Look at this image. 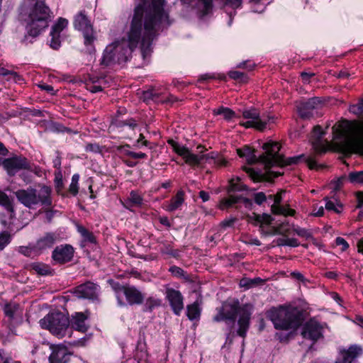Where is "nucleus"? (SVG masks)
<instances>
[{
  "label": "nucleus",
  "mask_w": 363,
  "mask_h": 363,
  "mask_svg": "<svg viewBox=\"0 0 363 363\" xmlns=\"http://www.w3.org/2000/svg\"><path fill=\"white\" fill-rule=\"evenodd\" d=\"M164 3V0H152V4L146 9L141 6H137L125 36L121 41H115L106 46L101 64L110 66L126 62L139 43L143 60L149 58L157 30L160 24L167 19L163 9Z\"/></svg>",
  "instance_id": "f257e3e1"
},
{
  "label": "nucleus",
  "mask_w": 363,
  "mask_h": 363,
  "mask_svg": "<svg viewBox=\"0 0 363 363\" xmlns=\"http://www.w3.org/2000/svg\"><path fill=\"white\" fill-rule=\"evenodd\" d=\"M333 129L336 133L334 143L340 152L363 155V124L351 129L347 123H344L338 128L333 127Z\"/></svg>",
  "instance_id": "f03ea898"
},
{
  "label": "nucleus",
  "mask_w": 363,
  "mask_h": 363,
  "mask_svg": "<svg viewBox=\"0 0 363 363\" xmlns=\"http://www.w3.org/2000/svg\"><path fill=\"white\" fill-rule=\"evenodd\" d=\"M25 15L27 16L25 21L28 33L33 37L38 35L53 18L52 13L45 0H30Z\"/></svg>",
  "instance_id": "7ed1b4c3"
},
{
  "label": "nucleus",
  "mask_w": 363,
  "mask_h": 363,
  "mask_svg": "<svg viewBox=\"0 0 363 363\" xmlns=\"http://www.w3.org/2000/svg\"><path fill=\"white\" fill-rule=\"evenodd\" d=\"M217 311L218 313L213 317L214 321L229 320L234 322L236 316H238L237 334L242 337L246 336L250 328L252 315V308L250 306H240L238 301L224 303Z\"/></svg>",
  "instance_id": "20e7f679"
},
{
  "label": "nucleus",
  "mask_w": 363,
  "mask_h": 363,
  "mask_svg": "<svg viewBox=\"0 0 363 363\" xmlns=\"http://www.w3.org/2000/svg\"><path fill=\"white\" fill-rule=\"evenodd\" d=\"M267 315L277 329H295L301 323L300 310L291 305L272 308L267 311Z\"/></svg>",
  "instance_id": "39448f33"
},
{
  "label": "nucleus",
  "mask_w": 363,
  "mask_h": 363,
  "mask_svg": "<svg viewBox=\"0 0 363 363\" xmlns=\"http://www.w3.org/2000/svg\"><path fill=\"white\" fill-rule=\"evenodd\" d=\"M14 194L18 201L28 208H35L38 205L45 207L52 206V189L46 185L40 186L39 190L30 186L26 189H19Z\"/></svg>",
  "instance_id": "423d86ee"
},
{
  "label": "nucleus",
  "mask_w": 363,
  "mask_h": 363,
  "mask_svg": "<svg viewBox=\"0 0 363 363\" xmlns=\"http://www.w3.org/2000/svg\"><path fill=\"white\" fill-rule=\"evenodd\" d=\"M262 147L265 150V155L262 157V160L267 167L275 165L283 167L295 164H298L303 157V155H301L285 159L282 155L279 153L281 147L276 142L266 143Z\"/></svg>",
  "instance_id": "0eeeda50"
},
{
  "label": "nucleus",
  "mask_w": 363,
  "mask_h": 363,
  "mask_svg": "<svg viewBox=\"0 0 363 363\" xmlns=\"http://www.w3.org/2000/svg\"><path fill=\"white\" fill-rule=\"evenodd\" d=\"M57 241V235L55 233H46L39 237L35 242L27 246H21L18 252L30 258L38 257L51 249Z\"/></svg>",
  "instance_id": "6e6552de"
},
{
  "label": "nucleus",
  "mask_w": 363,
  "mask_h": 363,
  "mask_svg": "<svg viewBox=\"0 0 363 363\" xmlns=\"http://www.w3.org/2000/svg\"><path fill=\"white\" fill-rule=\"evenodd\" d=\"M40 325L43 328L48 330L57 337H63L66 335L69 325L67 316L61 312L48 314L40 320Z\"/></svg>",
  "instance_id": "1a4fd4ad"
},
{
  "label": "nucleus",
  "mask_w": 363,
  "mask_h": 363,
  "mask_svg": "<svg viewBox=\"0 0 363 363\" xmlns=\"http://www.w3.org/2000/svg\"><path fill=\"white\" fill-rule=\"evenodd\" d=\"M247 189V186L240 182V177H238L236 178L231 179L230 181L229 187L228 189L229 197L227 199H223L220 201L219 208L221 210H224L231 207L233 204L237 203L240 201L244 203L245 206L252 205V201L249 199L244 198L242 196H237L231 194V193L234 191H242Z\"/></svg>",
  "instance_id": "9d476101"
},
{
  "label": "nucleus",
  "mask_w": 363,
  "mask_h": 363,
  "mask_svg": "<svg viewBox=\"0 0 363 363\" xmlns=\"http://www.w3.org/2000/svg\"><path fill=\"white\" fill-rule=\"evenodd\" d=\"M242 116L248 121L240 122V124L246 128H254L259 130H263L267 123H274V116H267V118H260L259 113L255 108L247 109L242 111Z\"/></svg>",
  "instance_id": "9b49d317"
},
{
  "label": "nucleus",
  "mask_w": 363,
  "mask_h": 363,
  "mask_svg": "<svg viewBox=\"0 0 363 363\" xmlns=\"http://www.w3.org/2000/svg\"><path fill=\"white\" fill-rule=\"evenodd\" d=\"M116 298L121 306L124 305L121 296L124 295L130 305H140L143 302L144 296L136 287L133 286H121L119 284L113 286Z\"/></svg>",
  "instance_id": "f8f14e48"
},
{
  "label": "nucleus",
  "mask_w": 363,
  "mask_h": 363,
  "mask_svg": "<svg viewBox=\"0 0 363 363\" xmlns=\"http://www.w3.org/2000/svg\"><path fill=\"white\" fill-rule=\"evenodd\" d=\"M168 143L172 146L173 150L185 160V162L190 165H199L203 159H213V156L208 155H197L191 152V151L185 146L174 141L169 140Z\"/></svg>",
  "instance_id": "ddd939ff"
},
{
  "label": "nucleus",
  "mask_w": 363,
  "mask_h": 363,
  "mask_svg": "<svg viewBox=\"0 0 363 363\" xmlns=\"http://www.w3.org/2000/svg\"><path fill=\"white\" fill-rule=\"evenodd\" d=\"M321 106L322 103L320 100L317 97H314L297 105V111L301 118L310 119L318 115V110Z\"/></svg>",
  "instance_id": "4468645a"
},
{
  "label": "nucleus",
  "mask_w": 363,
  "mask_h": 363,
  "mask_svg": "<svg viewBox=\"0 0 363 363\" xmlns=\"http://www.w3.org/2000/svg\"><path fill=\"white\" fill-rule=\"evenodd\" d=\"M4 168L9 175H14L17 172L22 169H30V163L28 160L22 156H13L5 159L2 162Z\"/></svg>",
  "instance_id": "2eb2a0df"
},
{
  "label": "nucleus",
  "mask_w": 363,
  "mask_h": 363,
  "mask_svg": "<svg viewBox=\"0 0 363 363\" xmlns=\"http://www.w3.org/2000/svg\"><path fill=\"white\" fill-rule=\"evenodd\" d=\"M74 27L83 33L85 44H91L94 40L92 26L84 13L81 12L76 16Z\"/></svg>",
  "instance_id": "dca6fc26"
},
{
  "label": "nucleus",
  "mask_w": 363,
  "mask_h": 363,
  "mask_svg": "<svg viewBox=\"0 0 363 363\" xmlns=\"http://www.w3.org/2000/svg\"><path fill=\"white\" fill-rule=\"evenodd\" d=\"M165 296L173 313L179 315L184 309V297L182 293L174 289L167 288Z\"/></svg>",
  "instance_id": "f3484780"
},
{
  "label": "nucleus",
  "mask_w": 363,
  "mask_h": 363,
  "mask_svg": "<svg viewBox=\"0 0 363 363\" xmlns=\"http://www.w3.org/2000/svg\"><path fill=\"white\" fill-rule=\"evenodd\" d=\"M99 287L92 282H86L76 287L74 296L78 298L96 300L98 298Z\"/></svg>",
  "instance_id": "a211bd4d"
},
{
  "label": "nucleus",
  "mask_w": 363,
  "mask_h": 363,
  "mask_svg": "<svg viewBox=\"0 0 363 363\" xmlns=\"http://www.w3.org/2000/svg\"><path fill=\"white\" fill-rule=\"evenodd\" d=\"M321 330L320 324L315 320H311L303 326L301 335L303 338L315 342L321 337Z\"/></svg>",
  "instance_id": "6ab92c4d"
},
{
  "label": "nucleus",
  "mask_w": 363,
  "mask_h": 363,
  "mask_svg": "<svg viewBox=\"0 0 363 363\" xmlns=\"http://www.w3.org/2000/svg\"><path fill=\"white\" fill-rule=\"evenodd\" d=\"M68 21L67 19L60 18L57 23L52 26L50 36V45L52 48L57 50L60 47V33L67 28Z\"/></svg>",
  "instance_id": "aec40b11"
},
{
  "label": "nucleus",
  "mask_w": 363,
  "mask_h": 363,
  "mask_svg": "<svg viewBox=\"0 0 363 363\" xmlns=\"http://www.w3.org/2000/svg\"><path fill=\"white\" fill-rule=\"evenodd\" d=\"M74 255V249L71 245H60L52 251V257L57 263L62 264L70 261Z\"/></svg>",
  "instance_id": "412c9836"
},
{
  "label": "nucleus",
  "mask_w": 363,
  "mask_h": 363,
  "mask_svg": "<svg viewBox=\"0 0 363 363\" xmlns=\"http://www.w3.org/2000/svg\"><path fill=\"white\" fill-rule=\"evenodd\" d=\"M361 353L362 348L357 345H352L347 350H340L335 363H352Z\"/></svg>",
  "instance_id": "4be33fe9"
},
{
  "label": "nucleus",
  "mask_w": 363,
  "mask_h": 363,
  "mask_svg": "<svg viewBox=\"0 0 363 363\" xmlns=\"http://www.w3.org/2000/svg\"><path fill=\"white\" fill-rule=\"evenodd\" d=\"M52 353L49 357L50 363H67L70 354L67 349L62 345L52 346Z\"/></svg>",
  "instance_id": "5701e85b"
},
{
  "label": "nucleus",
  "mask_w": 363,
  "mask_h": 363,
  "mask_svg": "<svg viewBox=\"0 0 363 363\" xmlns=\"http://www.w3.org/2000/svg\"><path fill=\"white\" fill-rule=\"evenodd\" d=\"M324 132L322 130L321 127L316 125L313 128L312 144L315 152L321 153L325 152L327 150V142L322 140V137Z\"/></svg>",
  "instance_id": "b1692460"
},
{
  "label": "nucleus",
  "mask_w": 363,
  "mask_h": 363,
  "mask_svg": "<svg viewBox=\"0 0 363 363\" xmlns=\"http://www.w3.org/2000/svg\"><path fill=\"white\" fill-rule=\"evenodd\" d=\"M284 193V191H281L274 196L270 195L269 196V199L274 201V204L272 205L271 207L272 211L276 214H282L284 216H294L295 213L294 210L280 206L279 205L281 201L282 194Z\"/></svg>",
  "instance_id": "393cba45"
},
{
  "label": "nucleus",
  "mask_w": 363,
  "mask_h": 363,
  "mask_svg": "<svg viewBox=\"0 0 363 363\" xmlns=\"http://www.w3.org/2000/svg\"><path fill=\"white\" fill-rule=\"evenodd\" d=\"M160 93L153 89L145 91L143 94V99L146 101H148L149 100H153L157 102L167 103L170 104H172L174 102L177 101V99L172 95H169L166 98H160Z\"/></svg>",
  "instance_id": "a878e982"
},
{
  "label": "nucleus",
  "mask_w": 363,
  "mask_h": 363,
  "mask_svg": "<svg viewBox=\"0 0 363 363\" xmlns=\"http://www.w3.org/2000/svg\"><path fill=\"white\" fill-rule=\"evenodd\" d=\"M202 300L198 298L193 303L186 306V315L191 320H199L201 313Z\"/></svg>",
  "instance_id": "bb28decb"
},
{
  "label": "nucleus",
  "mask_w": 363,
  "mask_h": 363,
  "mask_svg": "<svg viewBox=\"0 0 363 363\" xmlns=\"http://www.w3.org/2000/svg\"><path fill=\"white\" fill-rule=\"evenodd\" d=\"M87 319V315H86L84 313H75L72 316V319L70 321V324L72 328H73L76 330L85 332L87 330V325L86 323V320Z\"/></svg>",
  "instance_id": "cd10ccee"
},
{
  "label": "nucleus",
  "mask_w": 363,
  "mask_h": 363,
  "mask_svg": "<svg viewBox=\"0 0 363 363\" xmlns=\"http://www.w3.org/2000/svg\"><path fill=\"white\" fill-rule=\"evenodd\" d=\"M184 202V192L182 190L177 191V194L166 203L165 209L173 212L179 209Z\"/></svg>",
  "instance_id": "c85d7f7f"
},
{
  "label": "nucleus",
  "mask_w": 363,
  "mask_h": 363,
  "mask_svg": "<svg viewBox=\"0 0 363 363\" xmlns=\"http://www.w3.org/2000/svg\"><path fill=\"white\" fill-rule=\"evenodd\" d=\"M248 221L255 225H259L261 228H263L264 225H269L271 224L272 218L268 214L264 213L262 215H259L252 213V215L249 216Z\"/></svg>",
  "instance_id": "c756f323"
},
{
  "label": "nucleus",
  "mask_w": 363,
  "mask_h": 363,
  "mask_svg": "<svg viewBox=\"0 0 363 363\" xmlns=\"http://www.w3.org/2000/svg\"><path fill=\"white\" fill-rule=\"evenodd\" d=\"M238 154L240 157H245L248 163H254L258 161L257 157L254 151L250 147H245L242 149L237 150Z\"/></svg>",
  "instance_id": "7c9ffc66"
},
{
  "label": "nucleus",
  "mask_w": 363,
  "mask_h": 363,
  "mask_svg": "<svg viewBox=\"0 0 363 363\" xmlns=\"http://www.w3.org/2000/svg\"><path fill=\"white\" fill-rule=\"evenodd\" d=\"M130 147L129 145H125L121 146H118L116 147L117 151L122 154L123 155L130 157L133 159H143L147 157V155L143 152H135L130 151L128 148Z\"/></svg>",
  "instance_id": "2f4dec72"
},
{
  "label": "nucleus",
  "mask_w": 363,
  "mask_h": 363,
  "mask_svg": "<svg viewBox=\"0 0 363 363\" xmlns=\"http://www.w3.org/2000/svg\"><path fill=\"white\" fill-rule=\"evenodd\" d=\"M213 113L216 116H222L223 118L228 121L236 117L235 113L229 108L220 106L213 110Z\"/></svg>",
  "instance_id": "473e14b6"
},
{
  "label": "nucleus",
  "mask_w": 363,
  "mask_h": 363,
  "mask_svg": "<svg viewBox=\"0 0 363 363\" xmlns=\"http://www.w3.org/2000/svg\"><path fill=\"white\" fill-rule=\"evenodd\" d=\"M161 304H162L161 299L154 297V296L148 297L145 300V302L144 304V311L151 312L155 308L160 307L161 306Z\"/></svg>",
  "instance_id": "72a5a7b5"
},
{
  "label": "nucleus",
  "mask_w": 363,
  "mask_h": 363,
  "mask_svg": "<svg viewBox=\"0 0 363 363\" xmlns=\"http://www.w3.org/2000/svg\"><path fill=\"white\" fill-rule=\"evenodd\" d=\"M347 179L348 182L354 185H363V171L350 172Z\"/></svg>",
  "instance_id": "f704fd0d"
},
{
  "label": "nucleus",
  "mask_w": 363,
  "mask_h": 363,
  "mask_svg": "<svg viewBox=\"0 0 363 363\" xmlns=\"http://www.w3.org/2000/svg\"><path fill=\"white\" fill-rule=\"evenodd\" d=\"M77 232L81 235L83 238V241L88 242L91 243L95 242V238L92 233L89 232L84 227L77 225Z\"/></svg>",
  "instance_id": "c9c22d12"
},
{
  "label": "nucleus",
  "mask_w": 363,
  "mask_h": 363,
  "mask_svg": "<svg viewBox=\"0 0 363 363\" xmlns=\"http://www.w3.org/2000/svg\"><path fill=\"white\" fill-rule=\"evenodd\" d=\"M0 205L2 206L7 211L13 212L12 201L3 191H0Z\"/></svg>",
  "instance_id": "e433bc0d"
},
{
  "label": "nucleus",
  "mask_w": 363,
  "mask_h": 363,
  "mask_svg": "<svg viewBox=\"0 0 363 363\" xmlns=\"http://www.w3.org/2000/svg\"><path fill=\"white\" fill-rule=\"evenodd\" d=\"M112 126L118 128H128L130 130H134L137 126V123L133 119H129L127 121H117L112 123Z\"/></svg>",
  "instance_id": "4c0bfd02"
},
{
  "label": "nucleus",
  "mask_w": 363,
  "mask_h": 363,
  "mask_svg": "<svg viewBox=\"0 0 363 363\" xmlns=\"http://www.w3.org/2000/svg\"><path fill=\"white\" fill-rule=\"evenodd\" d=\"M294 225H291L288 221H283L281 223L274 227V233L277 234H286L293 229Z\"/></svg>",
  "instance_id": "58836bf2"
},
{
  "label": "nucleus",
  "mask_w": 363,
  "mask_h": 363,
  "mask_svg": "<svg viewBox=\"0 0 363 363\" xmlns=\"http://www.w3.org/2000/svg\"><path fill=\"white\" fill-rule=\"evenodd\" d=\"M199 9L202 13V15H206L212 9L213 4L212 0H198Z\"/></svg>",
  "instance_id": "ea45409f"
},
{
  "label": "nucleus",
  "mask_w": 363,
  "mask_h": 363,
  "mask_svg": "<svg viewBox=\"0 0 363 363\" xmlns=\"http://www.w3.org/2000/svg\"><path fill=\"white\" fill-rule=\"evenodd\" d=\"M33 269L40 275H48L51 273V269L50 267L42 263L34 264L33 265Z\"/></svg>",
  "instance_id": "a19ab883"
},
{
  "label": "nucleus",
  "mask_w": 363,
  "mask_h": 363,
  "mask_svg": "<svg viewBox=\"0 0 363 363\" xmlns=\"http://www.w3.org/2000/svg\"><path fill=\"white\" fill-rule=\"evenodd\" d=\"M325 208L328 211H333L335 213H340L342 209V206L339 203H335V201L328 199L327 197L325 198Z\"/></svg>",
  "instance_id": "79ce46f5"
},
{
  "label": "nucleus",
  "mask_w": 363,
  "mask_h": 363,
  "mask_svg": "<svg viewBox=\"0 0 363 363\" xmlns=\"http://www.w3.org/2000/svg\"><path fill=\"white\" fill-rule=\"evenodd\" d=\"M346 182H348L347 176L343 175L337 179L332 181L330 183V188L333 189V191H337Z\"/></svg>",
  "instance_id": "37998d69"
},
{
  "label": "nucleus",
  "mask_w": 363,
  "mask_h": 363,
  "mask_svg": "<svg viewBox=\"0 0 363 363\" xmlns=\"http://www.w3.org/2000/svg\"><path fill=\"white\" fill-rule=\"evenodd\" d=\"M260 281H262V279L259 278H256V279L244 278L240 280V285L241 287H245L247 289H249V288L256 285L257 283H259Z\"/></svg>",
  "instance_id": "c03bdc74"
},
{
  "label": "nucleus",
  "mask_w": 363,
  "mask_h": 363,
  "mask_svg": "<svg viewBox=\"0 0 363 363\" xmlns=\"http://www.w3.org/2000/svg\"><path fill=\"white\" fill-rule=\"evenodd\" d=\"M79 179V176L77 174H75L72 177V182L69 185V191L73 195H76L78 193L79 187H78V182Z\"/></svg>",
  "instance_id": "a18cd8bd"
},
{
  "label": "nucleus",
  "mask_w": 363,
  "mask_h": 363,
  "mask_svg": "<svg viewBox=\"0 0 363 363\" xmlns=\"http://www.w3.org/2000/svg\"><path fill=\"white\" fill-rule=\"evenodd\" d=\"M293 230L300 237L305 238L306 239L312 237L311 233L306 228H302L298 226L294 225Z\"/></svg>",
  "instance_id": "49530a36"
},
{
  "label": "nucleus",
  "mask_w": 363,
  "mask_h": 363,
  "mask_svg": "<svg viewBox=\"0 0 363 363\" xmlns=\"http://www.w3.org/2000/svg\"><path fill=\"white\" fill-rule=\"evenodd\" d=\"M11 235L8 232L0 233V250H3L10 242Z\"/></svg>",
  "instance_id": "de8ad7c7"
},
{
  "label": "nucleus",
  "mask_w": 363,
  "mask_h": 363,
  "mask_svg": "<svg viewBox=\"0 0 363 363\" xmlns=\"http://www.w3.org/2000/svg\"><path fill=\"white\" fill-rule=\"evenodd\" d=\"M18 306L16 304H7L4 307V313L9 318H13L15 312L18 310Z\"/></svg>",
  "instance_id": "09e8293b"
},
{
  "label": "nucleus",
  "mask_w": 363,
  "mask_h": 363,
  "mask_svg": "<svg viewBox=\"0 0 363 363\" xmlns=\"http://www.w3.org/2000/svg\"><path fill=\"white\" fill-rule=\"evenodd\" d=\"M130 201L135 206H140L143 203V199L140 194L135 191H131L129 196Z\"/></svg>",
  "instance_id": "8fccbe9b"
},
{
  "label": "nucleus",
  "mask_w": 363,
  "mask_h": 363,
  "mask_svg": "<svg viewBox=\"0 0 363 363\" xmlns=\"http://www.w3.org/2000/svg\"><path fill=\"white\" fill-rule=\"evenodd\" d=\"M0 363H19L14 361L9 355L3 350H0Z\"/></svg>",
  "instance_id": "3c124183"
},
{
  "label": "nucleus",
  "mask_w": 363,
  "mask_h": 363,
  "mask_svg": "<svg viewBox=\"0 0 363 363\" xmlns=\"http://www.w3.org/2000/svg\"><path fill=\"white\" fill-rule=\"evenodd\" d=\"M6 80L12 81L16 83L20 82L22 79L21 77L18 75L16 72L11 71L9 75L6 77Z\"/></svg>",
  "instance_id": "603ef678"
},
{
  "label": "nucleus",
  "mask_w": 363,
  "mask_h": 363,
  "mask_svg": "<svg viewBox=\"0 0 363 363\" xmlns=\"http://www.w3.org/2000/svg\"><path fill=\"white\" fill-rule=\"evenodd\" d=\"M229 76L233 79L244 80L245 75L243 72L239 71H230L229 72Z\"/></svg>",
  "instance_id": "864d4df0"
},
{
  "label": "nucleus",
  "mask_w": 363,
  "mask_h": 363,
  "mask_svg": "<svg viewBox=\"0 0 363 363\" xmlns=\"http://www.w3.org/2000/svg\"><path fill=\"white\" fill-rule=\"evenodd\" d=\"M335 244L337 246L342 247V251H345L349 247V244L347 243V242L341 237H337L335 239Z\"/></svg>",
  "instance_id": "5fc2aeb1"
},
{
  "label": "nucleus",
  "mask_w": 363,
  "mask_h": 363,
  "mask_svg": "<svg viewBox=\"0 0 363 363\" xmlns=\"http://www.w3.org/2000/svg\"><path fill=\"white\" fill-rule=\"evenodd\" d=\"M254 199L257 204L261 205L264 201H266L267 196L263 192H258L255 194Z\"/></svg>",
  "instance_id": "6e6d98bb"
},
{
  "label": "nucleus",
  "mask_w": 363,
  "mask_h": 363,
  "mask_svg": "<svg viewBox=\"0 0 363 363\" xmlns=\"http://www.w3.org/2000/svg\"><path fill=\"white\" fill-rule=\"evenodd\" d=\"M169 272L176 277H180L184 276V270L177 266H172L169 268Z\"/></svg>",
  "instance_id": "4d7b16f0"
},
{
  "label": "nucleus",
  "mask_w": 363,
  "mask_h": 363,
  "mask_svg": "<svg viewBox=\"0 0 363 363\" xmlns=\"http://www.w3.org/2000/svg\"><path fill=\"white\" fill-rule=\"evenodd\" d=\"M349 111L351 113H352L355 115H357V116H359L363 113L362 108H360V106L359 104L350 105V108H349Z\"/></svg>",
  "instance_id": "13d9d810"
},
{
  "label": "nucleus",
  "mask_w": 363,
  "mask_h": 363,
  "mask_svg": "<svg viewBox=\"0 0 363 363\" xmlns=\"http://www.w3.org/2000/svg\"><path fill=\"white\" fill-rule=\"evenodd\" d=\"M85 150L87 152H100L99 146L96 143L87 144L85 147Z\"/></svg>",
  "instance_id": "bf43d9fd"
},
{
  "label": "nucleus",
  "mask_w": 363,
  "mask_h": 363,
  "mask_svg": "<svg viewBox=\"0 0 363 363\" xmlns=\"http://www.w3.org/2000/svg\"><path fill=\"white\" fill-rule=\"evenodd\" d=\"M245 170L246 171L247 173L249 174L250 177L254 181H258L259 179V174L255 172L253 169L245 167Z\"/></svg>",
  "instance_id": "052dcab7"
},
{
  "label": "nucleus",
  "mask_w": 363,
  "mask_h": 363,
  "mask_svg": "<svg viewBox=\"0 0 363 363\" xmlns=\"http://www.w3.org/2000/svg\"><path fill=\"white\" fill-rule=\"evenodd\" d=\"M227 5H230L233 8H238L242 4V0H223Z\"/></svg>",
  "instance_id": "680f3d73"
},
{
  "label": "nucleus",
  "mask_w": 363,
  "mask_h": 363,
  "mask_svg": "<svg viewBox=\"0 0 363 363\" xmlns=\"http://www.w3.org/2000/svg\"><path fill=\"white\" fill-rule=\"evenodd\" d=\"M291 276L294 279H296L297 280H299L303 283H306L307 281L306 279L303 277V275L298 272H292Z\"/></svg>",
  "instance_id": "e2e57ef3"
},
{
  "label": "nucleus",
  "mask_w": 363,
  "mask_h": 363,
  "mask_svg": "<svg viewBox=\"0 0 363 363\" xmlns=\"http://www.w3.org/2000/svg\"><path fill=\"white\" fill-rule=\"evenodd\" d=\"M306 162L310 169H318L319 167V166L316 164V162L311 157H308Z\"/></svg>",
  "instance_id": "0e129e2a"
},
{
  "label": "nucleus",
  "mask_w": 363,
  "mask_h": 363,
  "mask_svg": "<svg viewBox=\"0 0 363 363\" xmlns=\"http://www.w3.org/2000/svg\"><path fill=\"white\" fill-rule=\"evenodd\" d=\"M287 246L290 247H298L299 245V242L296 238H287L286 242H285Z\"/></svg>",
  "instance_id": "69168bd1"
},
{
  "label": "nucleus",
  "mask_w": 363,
  "mask_h": 363,
  "mask_svg": "<svg viewBox=\"0 0 363 363\" xmlns=\"http://www.w3.org/2000/svg\"><path fill=\"white\" fill-rule=\"evenodd\" d=\"M235 219L234 218H230L227 220H224L221 222L220 225L223 228H226L228 227H231L233 224L234 223Z\"/></svg>",
  "instance_id": "338daca9"
},
{
  "label": "nucleus",
  "mask_w": 363,
  "mask_h": 363,
  "mask_svg": "<svg viewBox=\"0 0 363 363\" xmlns=\"http://www.w3.org/2000/svg\"><path fill=\"white\" fill-rule=\"evenodd\" d=\"M357 199L358 201L357 207L361 208L363 206V193L359 192L357 195Z\"/></svg>",
  "instance_id": "774afa93"
}]
</instances>
